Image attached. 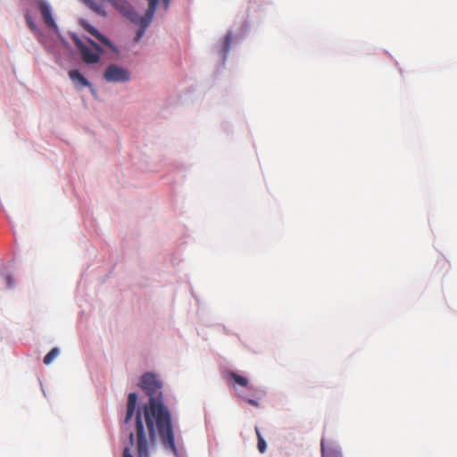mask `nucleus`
Instances as JSON below:
<instances>
[{"instance_id":"f257e3e1","label":"nucleus","mask_w":457,"mask_h":457,"mask_svg":"<svg viewBox=\"0 0 457 457\" xmlns=\"http://www.w3.org/2000/svg\"><path fill=\"white\" fill-rule=\"evenodd\" d=\"M162 384L153 373L141 377V387L149 395L143 412L137 409V395L130 393L128 397L125 425L134 422V431L129 433L130 447H125L123 457H150V452L159 437L163 446L177 453L171 415L162 400Z\"/></svg>"},{"instance_id":"f03ea898","label":"nucleus","mask_w":457,"mask_h":457,"mask_svg":"<svg viewBox=\"0 0 457 457\" xmlns=\"http://www.w3.org/2000/svg\"><path fill=\"white\" fill-rule=\"evenodd\" d=\"M148 8L144 16H138L132 6L125 0H116V11L119 10L125 17L139 26L135 41L138 42L144 36L145 29L151 24L156 11L159 0H147Z\"/></svg>"},{"instance_id":"7ed1b4c3","label":"nucleus","mask_w":457,"mask_h":457,"mask_svg":"<svg viewBox=\"0 0 457 457\" xmlns=\"http://www.w3.org/2000/svg\"><path fill=\"white\" fill-rule=\"evenodd\" d=\"M93 45L94 49L83 45L80 41H76V45L80 51L83 62L88 64L96 63L99 61L100 47L92 40H88Z\"/></svg>"},{"instance_id":"20e7f679","label":"nucleus","mask_w":457,"mask_h":457,"mask_svg":"<svg viewBox=\"0 0 457 457\" xmlns=\"http://www.w3.org/2000/svg\"><path fill=\"white\" fill-rule=\"evenodd\" d=\"M38 7L41 12L45 24L49 29H53L54 32H58L59 29L52 16L50 5L47 3H46L45 1H39Z\"/></svg>"},{"instance_id":"39448f33","label":"nucleus","mask_w":457,"mask_h":457,"mask_svg":"<svg viewBox=\"0 0 457 457\" xmlns=\"http://www.w3.org/2000/svg\"><path fill=\"white\" fill-rule=\"evenodd\" d=\"M321 455L322 457H342L339 448L332 444H325V441L321 440Z\"/></svg>"},{"instance_id":"423d86ee","label":"nucleus","mask_w":457,"mask_h":457,"mask_svg":"<svg viewBox=\"0 0 457 457\" xmlns=\"http://www.w3.org/2000/svg\"><path fill=\"white\" fill-rule=\"evenodd\" d=\"M69 77L74 85L79 88H82L90 85L89 81L78 70L70 71Z\"/></svg>"},{"instance_id":"0eeeda50","label":"nucleus","mask_w":457,"mask_h":457,"mask_svg":"<svg viewBox=\"0 0 457 457\" xmlns=\"http://www.w3.org/2000/svg\"><path fill=\"white\" fill-rule=\"evenodd\" d=\"M81 25L82 27L84 28V29L88 32L89 34H91L92 36H94L95 37H96L98 40H100L103 44L106 45V46H110L111 47H112V44L110 43V41L104 37L103 35H101L98 30L96 29H95L92 25H90L89 23H87V21H81Z\"/></svg>"},{"instance_id":"6e6552de","label":"nucleus","mask_w":457,"mask_h":457,"mask_svg":"<svg viewBox=\"0 0 457 457\" xmlns=\"http://www.w3.org/2000/svg\"><path fill=\"white\" fill-rule=\"evenodd\" d=\"M227 378L229 380H233L240 386L246 387L248 386V379L234 371H228Z\"/></svg>"},{"instance_id":"1a4fd4ad","label":"nucleus","mask_w":457,"mask_h":457,"mask_svg":"<svg viewBox=\"0 0 457 457\" xmlns=\"http://www.w3.org/2000/svg\"><path fill=\"white\" fill-rule=\"evenodd\" d=\"M88 8L99 14H105L104 6L101 3H97L94 0H81Z\"/></svg>"},{"instance_id":"9d476101","label":"nucleus","mask_w":457,"mask_h":457,"mask_svg":"<svg viewBox=\"0 0 457 457\" xmlns=\"http://www.w3.org/2000/svg\"><path fill=\"white\" fill-rule=\"evenodd\" d=\"M130 73L128 70L116 67V82L117 81H127L129 79Z\"/></svg>"},{"instance_id":"9b49d317","label":"nucleus","mask_w":457,"mask_h":457,"mask_svg":"<svg viewBox=\"0 0 457 457\" xmlns=\"http://www.w3.org/2000/svg\"><path fill=\"white\" fill-rule=\"evenodd\" d=\"M232 41V35L230 32H228L222 40V46H221V53L225 56L229 49H230V44Z\"/></svg>"},{"instance_id":"f8f14e48","label":"nucleus","mask_w":457,"mask_h":457,"mask_svg":"<svg viewBox=\"0 0 457 457\" xmlns=\"http://www.w3.org/2000/svg\"><path fill=\"white\" fill-rule=\"evenodd\" d=\"M60 350L57 347H54L44 358V363L49 365L53 361L58 357Z\"/></svg>"},{"instance_id":"ddd939ff","label":"nucleus","mask_w":457,"mask_h":457,"mask_svg":"<svg viewBox=\"0 0 457 457\" xmlns=\"http://www.w3.org/2000/svg\"><path fill=\"white\" fill-rule=\"evenodd\" d=\"M255 432L258 439L257 447L260 453H263L266 451L267 445L265 440L263 439L262 436L261 435V432L258 428H255Z\"/></svg>"},{"instance_id":"4468645a","label":"nucleus","mask_w":457,"mask_h":457,"mask_svg":"<svg viewBox=\"0 0 457 457\" xmlns=\"http://www.w3.org/2000/svg\"><path fill=\"white\" fill-rule=\"evenodd\" d=\"M104 78L108 80V81H112L114 80V64H110L105 72H104Z\"/></svg>"},{"instance_id":"2eb2a0df","label":"nucleus","mask_w":457,"mask_h":457,"mask_svg":"<svg viewBox=\"0 0 457 457\" xmlns=\"http://www.w3.org/2000/svg\"><path fill=\"white\" fill-rule=\"evenodd\" d=\"M26 20L30 29L35 31L37 29V26L29 14L26 15Z\"/></svg>"},{"instance_id":"dca6fc26","label":"nucleus","mask_w":457,"mask_h":457,"mask_svg":"<svg viewBox=\"0 0 457 457\" xmlns=\"http://www.w3.org/2000/svg\"><path fill=\"white\" fill-rule=\"evenodd\" d=\"M171 0H162V4H163V6H164V9L167 10L170 4Z\"/></svg>"},{"instance_id":"f3484780","label":"nucleus","mask_w":457,"mask_h":457,"mask_svg":"<svg viewBox=\"0 0 457 457\" xmlns=\"http://www.w3.org/2000/svg\"><path fill=\"white\" fill-rule=\"evenodd\" d=\"M7 282H8V286L12 287V277L10 275L7 276Z\"/></svg>"},{"instance_id":"a211bd4d","label":"nucleus","mask_w":457,"mask_h":457,"mask_svg":"<svg viewBox=\"0 0 457 457\" xmlns=\"http://www.w3.org/2000/svg\"><path fill=\"white\" fill-rule=\"evenodd\" d=\"M248 403L251 404V405H253V406H257L258 403L256 401L253 400V399H249L248 400Z\"/></svg>"},{"instance_id":"6ab92c4d","label":"nucleus","mask_w":457,"mask_h":457,"mask_svg":"<svg viewBox=\"0 0 457 457\" xmlns=\"http://www.w3.org/2000/svg\"><path fill=\"white\" fill-rule=\"evenodd\" d=\"M107 1L110 2V3H113L114 2V0H107Z\"/></svg>"}]
</instances>
